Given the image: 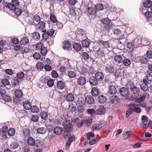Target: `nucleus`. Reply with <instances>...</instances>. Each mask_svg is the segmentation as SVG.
Masks as SVG:
<instances>
[{
    "mask_svg": "<svg viewBox=\"0 0 152 152\" xmlns=\"http://www.w3.org/2000/svg\"><path fill=\"white\" fill-rule=\"evenodd\" d=\"M27 143L29 146H35L36 147H40L43 145V142L41 140L37 139L35 140L32 137H29L27 140Z\"/></svg>",
    "mask_w": 152,
    "mask_h": 152,
    "instance_id": "obj_1",
    "label": "nucleus"
},
{
    "mask_svg": "<svg viewBox=\"0 0 152 152\" xmlns=\"http://www.w3.org/2000/svg\"><path fill=\"white\" fill-rule=\"evenodd\" d=\"M64 131L66 132H71L72 131L73 127L70 120L64 121L63 123Z\"/></svg>",
    "mask_w": 152,
    "mask_h": 152,
    "instance_id": "obj_2",
    "label": "nucleus"
},
{
    "mask_svg": "<svg viewBox=\"0 0 152 152\" xmlns=\"http://www.w3.org/2000/svg\"><path fill=\"white\" fill-rule=\"evenodd\" d=\"M12 4L10 3L4 4V7L7 8L9 9H13L15 8L16 6L19 5V2L17 0H12Z\"/></svg>",
    "mask_w": 152,
    "mask_h": 152,
    "instance_id": "obj_3",
    "label": "nucleus"
},
{
    "mask_svg": "<svg viewBox=\"0 0 152 152\" xmlns=\"http://www.w3.org/2000/svg\"><path fill=\"white\" fill-rule=\"evenodd\" d=\"M146 78L148 81H152V64H149Z\"/></svg>",
    "mask_w": 152,
    "mask_h": 152,
    "instance_id": "obj_4",
    "label": "nucleus"
},
{
    "mask_svg": "<svg viewBox=\"0 0 152 152\" xmlns=\"http://www.w3.org/2000/svg\"><path fill=\"white\" fill-rule=\"evenodd\" d=\"M22 135L25 137L28 138L30 135V132L29 129L28 127L24 126L22 127L21 130Z\"/></svg>",
    "mask_w": 152,
    "mask_h": 152,
    "instance_id": "obj_5",
    "label": "nucleus"
},
{
    "mask_svg": "<svg viewBox=\"0 0 152 152\" xmlns=\"http://www.w3.org/2000/svg\"><path fill=\"white\" fill-rule=\"evenodd\" d=\"M97 43L100 47H103L105 48L110 47V44L108 41H104L101 39H99Z\"/></svg>",
    "mask_w": 152,
    "mask_h": 152,
    "instance_id": "obj_6",
    "label": "nucleus"
},
{
    "mask_svg": "<svg viewBox=\"0 0 152 152\" xmlns=\"http://www.w3.org/2000/svg\"><path fill=\"white\" fill-rule=\"evenodd\" d=\"M131 104V107H130L132 109L133 112L134 111L137 113H140L141 112V109L138 107V104L136 103H132Z\"/></svg>",
    "mask_w": 152,
    "mask_h": 152,
    "instance_id": "obj_7",
    "label": "nucleus"
},
{
    "mask_svg": "<svg viewBox=\"0 0 152 152\" xmlns=\"http://www.w3.org/2000/svg\"><path fill=\"white\" fill-rule=\"evenodd\" d=\"M119 92L122 96L125 97L128 94L129 90L127 88L123 87L120 89Z\"/></svg>",
    "mask_w": 152,
    "mask_h": 152,
    "instance_id": "obj_8",
    "label": "nucleus"
},
{
    "mask_svg": "<svg viewBox=\"0 0 152 152\" xmlns=\"http://www.w3.org/2000/svg\"><path fill=\"white\" fill-rule=\"evenodd\" d=\"M85 101L87 104H94L95 99L92 96H89L85 97Z\"/></svg>",
    "mask_w": 152,
    "mask_h": 152,
    "instance_id": "obj_9",
    "label": "nucleus"
},
{
    "mask_svg": "<svg viewBox=\"0 0 152 152\" xmlns=\"http://www.w3.org/2000/svg\"><path fill=\"white\" fill-rule=\"evenodd\" d=\"M148 83L147 80L145 79L143 80V83L140 86L141 89L144 91H146L148 89V86L147 84Z\"/></svg>",
    "mask_w": 152,
    "mask_h": 152,
    "instance_id": "obj_10",
    "label": "nucleus"
},
{
    "mask_svg": "<svg viewBox=\"0 0 152 152\" xmlns=\"http://www.w3.org/2000/svg\"><path fill=\"white\" fill-rule=\"evenodd\" d=\"M94 76L98 81L103 80L104 77V74L101 72H97L95 73Z\"/></svg>",
    "mask_w": 152,
    "mask_h": 152,
    "instance_id": "obj_11",
    "label": "nucleus"
},
{
    "mask_svg": "<svg viewBox=\"0 0 152 152\" xmlns=\"http://www.w3.org/2000/svg\"><path fill=\"white\" fill-rule=\"evenodd\" d=\"M89 82L91 85L94 86L98 84L99 81L94 76L90 77L89 79Z\"/></svg>",
    "mask_w": 152,
    "mask_h": 152,
    "instance_id": "obj_12",
    "label": "nucleus"
},
{
    "mask_svg": "<svg viewBox=\"0 0 152 152\" xmlns=\"http://www.w3.org/2000/svg\"><path fill=\"white\" fill-rule=\"evenodd\" d=\"M105 112V108L103 107L99 106L96 110V114L98 115L104 114Z\"/></svg>",
    "mask_w": 152,
    "mask_h": 152,
    "instance_id": "obj_13",
    "label": "nucleus"
},
{
    "mask_svg": "<svg viewBox=\"0 0 152 152\" xmlns=\"http://www.w3.org/2000/svg\"><path fill=\"white\" fill-rule=\"evenodd\" d=\"M86 80L83 77H80L78 79L77 82L79 85L80 86H83L86 83Z\"/></svg>",
    "mask_w": 152,
    "mask_h": 152,
    "instance_id": "obj_14",
    "label": "nucleus"
},
{
    "mask_svg": "<svg viewBox=\"0 0 152 152\" xmlns=\"http://www.w3.org/2000/svg\"><path fill=\"white\" fill-rule=\"evenodd\" d=\"M99 89L96 87H93L91 91V94L92 96H96L99 94Z\"/></svg>",
    "mask_w": 152,
    "mask_h": 152,
    "instance_id": "obj_15",
    "label": "nucleus"
},
{
    "mask_svg": "<svg viewBox=\"0 0 152 152\" xmlns=\"http://www.w3.org/2000/svg\"><path fill=\"white\" fill-rule=\"evenodd\" d=\"M105 70L107 73L112 74L114 73L115 71V69L113 66L109 65L105 66Z\"/></svg>",
    "mask_w": 152,
    "mask_h": 152,
    "instance_id": "obj_16",
    "label": "nucleus"
},
{
    "mask_svg": "<svg viewBox=\"0 0 152 152\" xmlns=\"http://www.w3.org/2000/svg\"><path fill=\"white\" fill-rule=\"evenodd\" d=\"M107 98L106 97L103 95H101L97 98V101L100 104H103L107 101Z\"/></svg>",
    "mask_w": 152,
    "mask_h": 152,
    "instance_id": "obj_17",
    "label": "nucleus"
},
{
    "mask_svg": "<svg viewBox=\"0 0 152 152\" xmlns=\"http://www.w3.org/2000/svg\"><path fill=\"white\" fill-rule=\"evenodd\" d=\"M63 48L65 50H69L71 46V43L68 41H65L63 43Z\"/></svg>",
    "mask_w": 152,
    "mask_h": 152,
    "instance_id": "obj_18",
    "label": "nucleus"
},
{
    "mask_svg": "<svg viewBox=\"0 0 152 152\" xmlns=\"http://www.w3.org/2000/svg\"><path fill=\"white\" fill-rule=\"evenodd\" d=\"M47 132V129L44 127H39L37 129V133L40 134H44Z\"/></svg>",
    "mask_w": 152,
    "mask_h": 152,
    "instance_id": "obj_19",
    "label": "nucleus"
},
{
    "mask_svg": "<svg viewBox=\"0 0 152 152\" xmlns=\"http://www.w3.org/2000/svg\"><path fill=\"white\" fill-rule=\"evenodd\" d=\"M76 32L77 37L79 38H82L83 37L85 36V32L82 29L77 30Z\"/></svg>",
    "mask_w": 152,
    "mask_h": 152,
    "instance_id": "obj_20",
    "label": "nucleus"
},
{
    "mask_svg": "<svg viewBox=\"0 0 152 152\" xmlns=\"http://www.w3.org/2000/svg\"><path fill=\"white\" fill-rule=\"evenodd\" d=\"M109 93L110 94H115L117 92V89L115 86H110L109 88Z\"/></svg>",
    "mask_w": 152,
    "mask_h": 152,
    "instance_id": "obj_21",
    "label": "nucleus"
},
{
    "mask_svg": "<svg viewBox=\"0 0 152 152\" xmlns=\"http://www.w3.org/2000/svg\"><path fill=\"white\" fill-rule=\"evenodd\" d=\"M20 44L21 45H28L29 41L28 39L26 37H23L20 41Z\"/></svg>",
    "mask_w": 152,
    "mask_h": 152,
    "instance_id": "obj_22",
    "label": "nucleus"
},
{
    "mask_svg": "<svg viewBox=\"0 0 152 152\" xmlns=\"http://www.w3.org/2000/svg\"><path fill=\"white\" fill-rule=\"evenodd\" d=\"M87 9L88 13L91 15H94L96 13V10L94 7H88Z\"/></svg>",
    "mask_w": 152,
    "mask_h": 152,
    "instance_id": "obj_23",
    "label": "nucleus"
},
{
    "mask_svg": "<svg viewBox=\"0 0 152 152\" xmlns=\"http://www.w3.org/2000/svg\"><path fill=\"white\" fill-rule=\"evenodd\" d=\"M114 61L116 63L120 64L122 62L123 59L121 56L118 55L114 57Z\"/></svg>",
    "mask_w": 152,
    "mask_h": 152,
    "instance_id": "obj_24",
    "label": "nucleus"
},
{
    "mask_svg": "<svg viewBox=\"0 0 152 152\" xmlns=\"http://www.w3.org/2000/svg\"><path fill=\"white\" fill-rule=\"evenodd\" d=\"M62 129L61 127L57 126L53 129V132L56 135H59L61 134Z\"/></svg>",
    "mask_w": 152,
    "mask_h": 152,
    "instance_id": "obj_25",
    "label": "nucleus"
},
{
    "mask_svg": "<svg viewBox=\"0 0 152 152\" xmlns=\"http://www.w3.org/2000/svg\"><path fill=\"white\" fill-rule=\"evenodd\" d=\"M23 105L24 107L26 110H29L31 107V103L27 101H24L23 103Z\"/></svg>",
    "mask_w": 152,
    "mask_h": 152,
    "instance_id": "obj_26",
    "label": "nucleus"
},
{
    "mask_svg": "<svg viewBox=\"0 0 152 152\" xmlns=\"http://www.w3.org/2000/svg\"><path fill=\"white\" fill-rule=\"evenodd\" d=\"M11 10H14V13L17 16H20L22 12V10L18 7H15V8H13V9H10Z\"/></svg>",
    "mask_w": 152,
    "mask_h": 152,
    "instance_id": "obj_27",
    "label": "nucleus"
},
{
    "mask_svg": "<svg viewBox=\"0 0 152 152\" xmlns=\"http://www.w3.org/2000/svg\"><path fill=\"white\" fill-rule=\"evenodd\" d=\"M19 81L18 78L15 77L12 80L11 83L12 86L16 87L19 85Z\"/></svg>",
    "mask_w": 152,
    "mask_h": 152,
    "instance_id": "obj_28",
    "label": "nucleus"
},
{
    "mask_svg": "<svg viewBox=\"0 0 152 152\" xmlns=\"http://www.w3.org/2000/svg\"><path fill=\"white\" fill-rule=\"evenodd\" d=\"M15 94L16 98H20L22 97L23 93L20 90L17 89L15 91Z\"/></svg>",
    "mask_w": 152,
    "mask_h": 152,
    "instance_id": "obj_29",
    "label": "nucleus"
},
{
    "mask_svg": "<svg viewBox=\"0 0 152 152\" xmlns=\"http://www.w3.org/2000/svg\"><path fill=\"white\" fill-rule=\"evenodd\" d=\"M130 90L133 94H137L139 92L140 90L139 88L135 86Z\"/></svg>",
    "mask_w": 152,
    "mask_h": 152,
    "instance_id": "obj_30",
    "label": "nucleus"
},
{
    "mask_svg": "<svg viewBox=\"0 0 152 152\" xmlns=\"http://www.w3.org/2000/svg\"><path fill=\"white\" fill-rule=\"evenodd\" d=\"M91 2H90L89 0H83L82 3V6H84L85 8L87 9L88 7H90Z\"/></svg>",
    "mask_w": 152,
    "mask_h": 152,
    "instance_id": "obj_31",
    "label": "nucleus"
},
{
    "mask_svg": "<svg viewBox=\"0 0 152 152\" xmlns=\"http://www.w3.org/2000/svg\"><path fill=\"white\" fill-rule=\"evenodd\" d=\"M57 86L58 89H62L64 88L65 83L62 81H58L57 83Z\"/></svg>",
    "mask_w": 152,
    "mask_h": 152,
    "instance_id": "obj_32",
    "label": "nucleus"
},
{
    "mask_svg": "<svg viewBox=\"0 0 152 152\" xmlns=\"http://www.w3.org/2000/svg\"><path fill=\"white\" fill-rule=\"evenodd\" d=\"M81 56L82 59L86 61H88L89 58V56L86 52H84L82 53Z\"/></svg>",
    "mask_w": 152,
    "mask_h": 152,
    "instance_id": "obj_33",
    "label": "nucleus"
},
{
    "mask_svg": "<svg viewBox=\"0 0 152 152\" xmlns=\"http://www.w3.org/2000/svg\"><path fill=\"white\" fill-rule=\"evenodd\" d=\"M110 102L113 103L117 102L119 101L118 97L116 96H112L110 98Z\"/></svg>",
    "mask_w": 152,
    "mask_h": 152,
    "instance_id": "obj_34",
    "label": "nucleus"
},
{
    "mask_svg": "<svg viewBox=\"0 0 152 152\" xmlns=\"http://www.w3.org/2000/svg\"><path fill=\"white\" fill-rule=\"evenodd\" d=\"M131 107V104L129 105V108L127 109L126 111V117L128 118H129V116L132 114L133 112L132 109L130 107Z\"/></svg>",
    "mask_w": 152,
    "mask_h": 152,
    "instance_id": "obj_35",
    "label": "nucleus"
},
{
    "mask_svg": "<svg viewBox=\"0 0 152 152\" xmlns=\"http://www.w3.org/2000/svg\"><path fill=\"white\" fill-rule=\"evenodd\" d=\"M67 100L70 102L73 101L75 99V97L74 95L71 93H69L68 94L66 97Z\"/></svg>",
    "mask_w": 152,
    "mask_h": 152,
    "instance_id": "obj_36",
    "label": "nucleus"
},
{
    "mask_svg": "<svg viewBox=\"0 0 152 152\" xmlns=\"http://www.w3.org/2000/svg\"><path fill=\"white\" fill-rule=\"evenodd\" d=\"M73 46L74 49L76 51H80L82 49L81 45L78 43H75Z\"/></svg>",
    "mask_w": 152,
    "mask_h": 152,
    "instance_id": "obj_37",
    "label": "nucleus"
},
{
    "mask_svg": "<svg viewBox=\"0 0 152 152\" xmlns=\"http://www.w3.org/2000/svg\"><path fill=\"white\" fill-rule=\"evenodd\" d=\"M30 109L31 112L34 113H37L39 112V108L36 105L31 106Z\"/></svg>",
    "mask_w": 152,
    "mask_h": 152,
    "instance_id": "obj_38",
    "label": "nucleus"
},
{
    "mask_svg": "<svg viewBox=\"0 0 152 152\" xmlns=\"http://www.w3.org/2000/svg\"><path fill=\"white\" fill-rule=\"evenodd\" d=\"M143 6L145 8H149L152 5V2L149 0H147L143 3Z\"/></svg>",
    "mask_w": 152,
    "mask_h": 152,
    "instance_id": "obj_39",
    "label": "nucleus"
},
{
    "mask_svg": "<svg viewBox=\"0 0 152 152\" xmlns=\"http://www.w3.org/2000/svg\"><path fill=\"white\" fill-rule=\"evenodd\" d=\"M135 86V84L131 80L128 81L126 84V87L128 88H129L130 90L132 89Z\"/></svg>",
    "mask_w": 152,
    "mask_h": 152,
    "instance_id": "obj_40",
    "label": "nucleus"
},
{
    "mask_svg": "<svg viewBox=\"0 0 152 152\" xmlns=\"http://www.w3.org/2000/svg\"><path fill=\"white\" fill-rule=\"evenodd\" d=\"M67 75L69 78H72L76 77V74L74 71H70L68 72Z\"/></svg>",
    "mask_w": 152,
    "mask_h": 152,
    "instance_id": "obj_41",
    "label": "nucleus"
},
{
    "mask_svg": "<svg viewBox=\"0 0 152 152\" xmlns=\"http://www.w3.org/2000/svg\"><path fill=\"white\" fill-rule=\"evenodd\" d=\"M32 38L33 39L38 40L39 39L40 36L39 33L37 32H34L33 34Z\"/></svg>",
    "mask_w": 152,
    "mask_h": 152,
    "instance_id": "obj_42",
    "label": "nucleus"
},
{
    "mask_svg": "<svg viewBox=\"0 0 152 152\" xmlns=\"http://www.w3.org/2000/svg\"><path fill=\"white\" fill-rule=\"evenodd\" d=\"M139 59L140 61L143 64H145L148 61V60L147 58L143 56H141L139 57Z\"/></svg>",
    "mask_w": 152,
    "mask_h": 152,
    "instance_id": "obj_43",
    "label": "nucleus"
},
{
    "mask_svg": "<svg viewBox=\"0 0 152 152\" xmlns=\"http://www.w3.org/2000/svg\"><path fill=\"white\" fill-rule=\"evenodd\" d=\"M96 54L98 58L100 57L101 56H103L104 55V51L99 48V49L98 50L96 53Z\"/></svg>",
    "mask_w": 152,
    "mask_h": 152,
    "instance_id": "obj_44",
    "label": "nucleus"
},
{
    "mask_svg": "<svg viewBox=\"0 0 152 152\" xmlns=\"http://www.w3.org/2000/svg\"><path fill=\"white\" fill-rule=\"evenodd\" d=\"M40 53L41 55L43 56H45L46 55L48 50L46 48L44 47H41L40 48Z\"/></svg>",
    "mask_w": 152,
    "mask_h": 152,
    "instance_id": "obj_45",
    "label": "nucleus"
},
{
    "mask_svg": "<svg viewBox=\"0 0 152 152\" xmlns=\"http://www.w3.org/2000/svg\"><path fill=\"white\" fill-rule=\"evenodd\" d=\"M19 146V144L16 141L12 142L10 145V148L12 149H15L18 148Z\"/></svg>",
    "mask_w": 152,
    "mask_h": 152,
    "instance_id": "obj_46",
    "label": "nucleus"
},
{
    "mask_svg": "<svg viewBox=\"0 0 152 152\" xmlns=\"http://www.w3.org/2000/svg\"><path fill=\"white\" fill-rule=\"evenodd\" d=\"M40 115L42 119L45 120L48 117V113L46 112L43 111L40 113Z\"/></svg>",
    "mask_w": 152,
    "mask_h": 152,
    "instance_id": "obj_47",
    "label": "nucleus"
},
{
    "mask_svg": "<svg viewBox=\"0 0 152 152\" xmlns=\"http://www.w3.org/2000/svg\"><path fill=\"white\" fill-rule=\"evenodd\" d=\"M7 132L8 135L10 137L13 136L15 133V130L13 128H11L9 129Z\"/></svg>",
    "mask_w": 152,
    "mask_h": 152,
    "instance_id": "obj_48",
    "label": "nucleus"
},
{
    "mask_svg": "<svg viewBox=\"0 0 152 152\" xmlns=\"http://www.w3.org/2000/svg\"><path fill=\"white\" fill-rule=\"evenodd\" d=\"M85 101L82 98H79L76 103L80 105L83 106L85 104Z\"/></svg>",
    "mask_w": 152,
    "mask_h": 152,
    "instance_id": "obj_49",
    "label": "nucleus"
},
{
    "mask_svg": "<svg viewBox=\"0 0 152 152\" xmlns=\"http://www.w3.org/2000/svg\"><path fill=\"white\" fill-rule=\"evenodd\" d=\"M6 91L4 87H0V97H2L6 94Z\"/></svg>",
    "mask_w": 152,
    "mask_h": 152,
    "instance_id": "obj_50",
    "label": "nucleus"
},
{
    "mask_svg": "<svg viewBox=\"0 0 152 152\" xmlns=\"http://www.w3.org/2000/svg\"><path fill=\"white\" fill-rule=\"evenodd\" d=\"M82 45L83 47L84 48H88L90 45V42L86 39L83 40L82 42Z\"/></svg>",
    "mask_w": 152,
    "mask_h": 152,
    "instance_id": "obj_51",
    "label": "nucleus"
},
{
    "mask_svg": "<svg viewBox=\"0 0 152 152\" xmlns=\"http://www.w3.org/2000/svg\"><path fill=\"white\" fill-rule=\"evenodd\" d=\"M146 97L145 95L141 96L139 98H137L136 99V102L137 103H140L143 101Z\"/></svg>",
    "mask_w": 152,
    "mask_h": 152,
    "instance_id": "obj_52",
    "label": "nucleus"
},
{
    "mask_svg": "<svg viewBox=\"0 0 152 152\" xmlns=\"http://www.w3.org/2000/svg\"><path fill=\"white\" fill-rule=\"evenodd\" d=\"M38 28L41 30L43 29L45 27V24L43 21H40L37 25Z\"/></svg>",
    "mask_w": 152,
    "mask_h": 152,
    "instance_id": "obj_53",
    "label": "nucleus"
},
{
    "mask_svg": "<svg viewBox=\"0 0 152 152\" xmlns=\"http://www.w3.org/2000/svg\"><path fill=\"white\" fill-rule=\"evenodd\" d=\"M123 64L125 66H129L131 63V61L128 59H125L123 60L122 61Z\"/></svg>",
    "mask_w": 152,
    "mask_h": 152,
    "instance_id": "obj_54",
    "label": "nucleus"
},
{
    "mask_svg": "<svg viewBox=\"0 0 152 152\" xmlns=\"http://www.w3.org/2000/svg\"><path fill=\"white\" fill-rule=\"evenodd\" d=\"M113 34L117 36H119L121 34V31L119 29L116 28L113 29Z\"/></svg>",
    "mask_w": 152,
    "mask_h": 152,
    "instance_id": "obj_55",
    "label": "nucleus"
},
{
    "mask_svg": "<svg viewBox=\"0 0 152 152\" xmlns=\"http://www.w3.org/2000/svg\"><path fill=\"white\" fill-rule=\"evenodd\" d=\"M50 18L51 21L54 23H57L58 21L56 17L54 14H50Z\"/></svg>",
    "mask_w": 152,
    "mask_h": 152,
    "instance_id": "obj_56",
    "label": "nucleus"
},
{
    "mask_svg": "<svg viewBox=\"0 0 152 152\" xmlns=\"http://www.w3.org/2000/svg\"><path fill=\"white\" fill-rule=\"evenodd\" d=\"M101 21L104 24L108 25L110 23V20L108 18H105L102 19Z\"/></svg>",
    "mask_w": 152,
    "mask_h": 152,
    "instance_id": "obj_57",
    "label": "nucleus"
},
{
    "mask_svg": "<svg viewBox=\"0 0 152 152\" xmlns=\"http://www.w3.org/2000/svg\"><path fill=\"white\" fill-rule=\"evenodd\" d=\"M16 75L19 79H22L24 77L25 75L23 72L21 71L18 73L16 74Z\"/></svg>",
    "mask_w": 152,
    "mask_h": 152,
    "instance_id": "obj_58",
    "label": "nucleus"
},
{
    "mask_svg": "<svg viewBox=\"0 0 152 152\" xmlns=\"http://www.w3.org/2000/svg\"><path fill=\"white\" fill-rule=\"evenodd\" d=\"M1 83L4 86H9L10 85V83L8 80L6 78H4L1 81Z\"/></svg>",
    "mask_w": 152,
    "mask_h": 152,
    "instance_id": "obj_59",
    "label": "nucleus"
},
{
    "mask_svg": "<svg viewBox=\"0 0 152 152\" xmlns=\"http://www.w3.org/2000/svg\"><path fill=\"white\" fill-rule=\"evenodd\" d=\"M132 135V132L131 131H127L124 133L123 137L125 138H127L130 137Z\"/></svg>",
    "mask_w": 152,
    "mask_h": 152,
    "instance_id": "obj_60",
    "label": "nucleus"
},
{
    "mask_svg": "<svg viewBox=\"0 0 152 152\" xmlns=\"http://www.w3.org/2000/svg\"><path fill=\"white\" fill-rule=\"evenodd\" d=\"M33 57L35 59L38 60L41 58V55L39 53L35 52L33 55Z\"/></svg>",
    "mask_w": 152,
    "mask_h": 152,
    "instance_id": "obj_61",
    "label": "nucleus"
},
{
    "mask_svg": "<svg viewBox=\"0 0 152 152\" xmlns=\"http://www.w3.org/2000/svg\"><path fill=\"white\" fill-rule=\"evenodd\" d=\"M93 129L96 130H98L101 129L102 128V126L98 124H95L93 126Z\"/></svg>",
    "mask_w": 152,
    "mask_h": 152,
    "instance_id": "obj_62",
    "label": "nucleus"
},
{
    "mask_svg": "<svg viewBox=\"0 0 152 152\" xmlns=\"http://www.w3.org/2000/svg\"><path fill=\"white\" fill-rule=\"evenodd\" d=\"M141 124V126L143 128H145L148 127L150 123L148 121V120L145 121H143L142 122Z\"/></svg>",
    "mask_w": 152,
    "mask_h": 152,
    "instance_id": "obj_63",
    "label": "nucleus"
},
{
    "mask_svg": "<svg viewBox=\"0 0 152 152\" xmlns=\"http://www.w3.org/2000/svg\"><path fill=\"white\" fill-rule=\"evenodd\" d=\"M134 45L138 46L140 45L141 43V40L140 39L137 38L134 39Z\"/></svg>",
    "mask_w": 152,
    "mask_h": 152,
    "instance_id": "obj_64",
    "label": "nucleus"
}]
</instances>
